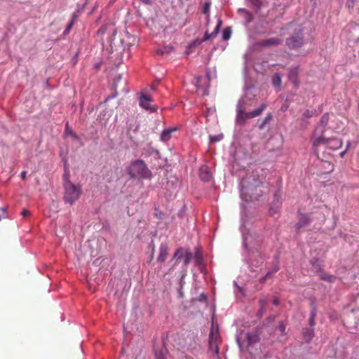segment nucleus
<instances>
[{
  "label": "nucleus",
  "instance_id": "obj_12",
  "mask_svg": "<svg viewBox=\"0 0 359 359\" xmlns=\"http://www.w3.org/2000/svg\"><path fill=\"white\" fill-rule=\"evenodd\" d=\"M330 138H325L323 136L315 137V135H313V146L314 147H318L320 145L325 144L328 146V144L330 143Z\"/></svg>",
  "mask_w": 359,
  "mask_h": 359
},
{
  "label": "nucleus",
  "instance_id": "obj_21",
  "mask_svg": "<svg viewBox=\"0 0 359 359\" xmlns=\"http://www.w3.org/2000/svg\"><path fill=\"white\" fill-rule=\"evenodd\" d=\"M303 334L305 341L308 343L313 337V330L311 329H306L304 331Z\"/></svg>",
  "mask_w": 359,
  "mask_h": 359
},
{
  "label": "nucleus",
  "instance_id": "obj_26",
  "mask_svg": "<svg viewBox=\"0 0 359 359\" xmlns=\"http://www.w3.org/2000/svg\"><path fill=\"white\" fill-rule=\"evenodd\" d=\"M278 271V267L277 266H275L273 268V269L269 272H267V273L265 275V276L267 278H271L273 276V274L277 272Z\"/></svg>",
  "mask_w": 359,
  "mask_h": 359
},
{
  "label": "nucleus",
  "instance_id": "obj_19",
  "mask_svg": "<svg viewBox=\"0 0 359 359\" xmlns=\"http://www.w3.org/2000/svg\"><path fill=\"white\" fill-rule=\"evenodd\" d=\"M266 108V104H262L261 106L258 109H256L250 112H248L250 117L254 118V117H257V116H259Z\"/></svg>",
  "mask_w": 359,
  "mask_h": 359
},
{
  "label": "nucleus",
  "instance_id": "obj_20",
  "mask_svg": "<svg viewBox=\"0 0 359 359\" xmlns=\"http://www.w3.org/2000/svg\"><path fill=\"white\" fill-rule=\"evenodd\" d=\"M247 341L248 345L251 346L255 344L259 341V337L257 334L255 333H247L246 334Z\"/></svg>",
  "mask_w": 359,
  "mask_h": 359
},
{
  "label": "nucleus",
  "instance_id": "obj_48",
  "mask_svg": "<svg viewBox=\"0 0 359 359\" xmlns=\"http://www.w3.org/2000/svg\"><path fill=\"white\" fill-rule=\"evenodd\" d=\"M349 144H350V143H348V144L347 147H348ZM346 149H348V148H346ZM346 150H347V149H346L345 151H344L343 152H341V153L340 154L341 156H343L344 155V154L346 153Z\"/></svg>",
  "mask_w": 359,
  "mask_h": 359
},
{
  "label": "nucleus",
  "instance_id": "obj_25",
  "mask_svg": "<svg viewBox=\"0 0 359 359\" xmlns=\"http://www.w3.org/2000/svg\"><path fill=\"white\" fill-rule=\"evenodd\" d=\"M329 121V115L327 114H325L321 117L320 125L322 126V127L324 128L325 126L327 124Z\"/></svg>",
  "mask_w": 359,
  "mask_h": 359
},
{
  "label": "nucleus",
  "instance_id": "obj_34",
  "mask_svg": "<svg viewBox=\"0 0 359 359\" xmlns=\"http://www.w3.org/2000/svg\"><path fill=\"white\" fill-rule=\"evenodd\" d=\"M259 304L260 305V308L264 309L265 305L266 304V300L264 298L260 299L259 300Z\"/></svg>",
  "mask_w": 359,
  "mask_h": 359
},
{
  "label": "nucleus",
  "instance_id": "obj_1",
  "mask_svg": "<svg viewBox=\"0 0 359 359\" xmlns=\"http://www.w3.org/2000/svg\"><path fill=\"white\" fill-rule=\"evenodd\" d=\"M130 179H151L152 173L144 161L138 159L130 163L126 169Z\"/></svg>",
  "mask_w": 359,
  "mask_h": 359
},
{
  "label": "nucleus",
  "instance_id": "obj_3",
  "mask_svg": "<svg viewBox=\"0 0 359 359\" xmlns=\"http://www.w3.org/2000/svg\"><path fill=\"white\" fill-rule=\"evenodd\" d=\"M304 27L302 25H298L295 27L293 33L285 41L286 46L290 49H298L304 44Z\"/></svg>",
  "mask_w": 359,
  "mask_h": 359
},
{
  "label": "nucleus",
  "instance_id": "obj_32",
  "mask_svg": "<svg viewBox=\"0 0 359 359\" xmlns=\"http://www.w3.org/2000/svg\"><path fill=\"white\" fill-rule=\"evenodd\" d=\"M172 51V48L169 46L164 47L163 49L159 50L158 52L161 54L169 53Z\"/></svg>",
  "mask_w": 359,
  "mask_h": 359
},
{
  "label": "nucleus",
  "instance_id": "obj_37",
  "mask_svg": "<svg viewBox=\"0 0 359 359\" xmlns=\"http://www.w3.org/2000/svg\"><path fill=\"white\" fill-rule=\"evenodd\" d=\"M66 133L70 134V135H73L74 137H76V135L75 134H74L70 130H69L68 123H67V125H66Z\"/></svg>",
  "mask_w": 359,
  "mask_h": 359
},
{
  "label": "nucleus",
  "instance_id": "obj_6",
  "mask_svg": "<svg viewBox=\"0 0 359 359\" xmlns=\"http://www.w3.org/2000/svg\"><path fill=\"white\" fill-rule=\"evenodd\" d=\"M221 25H222V22L219 21L218 24L217 25V26H216V27H215V29L214 30V32H212L211 34H210L208 32H205L203 38L201 39V40L196 41L194 42V43L201 44V43H203L204 41H206L209 40L210 39H211L212 37L216 36V35L217 34V33H218V32L219 30Z\"/></svg>",
  "mask_w": 359,
  "mask_h": 359
},
{
  "label": "nucleus",
  "instance_id": "obj_33",
  "mask_svg": "<svg viewBox=\"0 0 359 359\" xmlns=\"http://www.w3.org/2000/svg\"><path fill=\"white\" fill-rule=\"evenodd\" d=\"M6 209L4 208H0V220L2 218H5L6 217Z\"/></svg>",
  "mask_w": 359,
  "mask_h": 359
},
{
  "label": "nucleus",
  "instance_id": "obj_14",
  "mask_svg": "<svg viewBox=\"0 0 359 359\" xmlns=\"http://www.w3.org/2000/svg\"><path fill=\"white\" fill-rule=\"evenodd\" d=\"M330 143L328 144V147L333 150H337L341 147L342 146V140L337 138H330Z\"/></svg>",
  "mask_w": 359,
  "mask_h": 359
},
{
  "label": "nucleus",
  "instance_id": "obj_16",
  "mask_svg": "<svg viewBox=\"0 0 359 359\" xmlns=\"http://www.w3.org/2000/svg\"><path fill=\"white\" fill-rule=\"evenodd\" d=\"M310 222V219L306 215H301L299 222L297 223V229H299L303 226H306Z\"/></svg>",
  "mask_w": 359,
  "mask_h": 359
},
{
  "label": "nucleus",
  "instance_id": "obj_39",
  "mask_svg": "<svg viewBox=\"0 0 359 359\" xmlns=\"http://www.w3.org/2000/svg\"><path fill=\"white\" fill-rule=\"evenodd\" d=\"M74 24V20H72V22L67 25L66 28V31H69Z\"/></svg>",
  "mask_w": 359,
  "mask_h": 359
},
{
  "label": "nucleus",
  "instance_id": "obj_44",
  "mask_svg": "<svg viewBox=\"0 0 359 359\" xmlns=\"http://www.w3.org/2000/svg\"><path fill=\"white\" fill-rule=\"evenodd\" d=\"M144 4L150 5L151 4V0H140Z\"/></svg>",
  "mask_w": 359,
  "mask_h": 359
},
{
  "label": "nucleus",
  "instance_id": "obj_43",
  "mask_svg": "<svg viewBox=\"0 0 359 359\" xmlns=\"http://www.w3.org/2000/svg\"><path fill=\"white\" fill-rule=\"evenodd\" d=\"M208 8H209V4L206 3L203 8L204 13H207L208 11Z\"/></svg>",
  "mask_w": 359,
  "mask_h": 359
},
{
  "label": "nucleus",
  "instance_id": "obj_42",
  "mask_svg": "<svg viewBox=\"0 0 359 359\" xmlns=\"http://www.w3.org/2000/svg\"><path fill=\"white\" fill-rule=\"evenodd\" d=\"M268 278L264 276L259 279L261 283H264Z\"/></svg>",
  "mask_w": 359,
  "mask_h": 359
},
{
  "label": "nucleus",
  "instance_id": "obj_45",
  "mask_svg": "<svg viewBox=\"0 0 359 359\" xmlns=\"http://www.w3.org/2000/svg\"><path fill=\"white\" fill-rule=\"evenodd\" d=\"M67 180H69V174L68 172H66L65 175H64V180H65V182H66Z\"/></svg>",
  "mask_w": 359,
  "mask_h": 359
},
{
  "label": "nucleus",
  "instance_id": "obj_8",
  "mask_svg": "<svg viewBox=\"0 0 359 359\" xmlns=\"http://www.w3.org/2000/svg\"><path fill=\"white\" fill-rule=\"evenodd\" d=\"M168 255V248L167 244L162 243L159 248V255L157 257V261L163 263L166 259Z\"/></svg>",
  "mask_w": 359,
  "mask_h": 359
},
{
  "label": "nucleus",
  "instance_id": "obj_40",
  "mask_svg": "<svg viewBox=\"0 0 359 359\" xmlns=\"http://www.w3.org/2000/svg\"><path fill=\"white\" fill-rule=\"evenodd\" d=\"M273 304L276 306H278L280 304L279 299L278 298H274L273 300Z\"/></svg>",
  "mask_w": 359,
  "mask_h": 359
},
{
  "label": "nucleus",
  "instance_id": "obj_47",
  "mask_svg": "<svg viewBox=\"0 0 359 359\" xmlns=\"http://www.w3.org/2000/svg\"><path fill=\"white\" fill-rule=\"evenodd\" d=\"M266 123H264V121H262V123L260 124V126H259V128H260V129H263V128H264V126H265Z\"/></svg>",
  "mask_w": 359,
  "mask_h": 359
},
{
  "label": "nucleus",
  "instance_id": "obj_15",
  "mask_svg": "<svg viewBox=\"0 0 359 359\" xmlns=\"http://www.w3.org/2000/svg\"><path fill=\"white\" fill-rule=\"evenodd\" d=\"M151 102V99L150 97L142 95L140 99V105L146 109H150L151 108L149 107V103Z\"/></svg>",
  "mask_w": 359,
  "mask_h": 359
},
{
  "label": "nucleus",
  "instance_id": "obj_13",
  "mask_svg": "<svg viewBox=\"0 0 359 359\" xmlns=\"http://www.w3.org/2000/svg\"><path fill=\"white\" fill-rule=\"evenodd\" d=\"M177 130V128H170L168 129L164 130L161 135V140L163 142H167L168 141L171 137L172 133L175 132Z\"/></svg>",
  "mask_w": 359,
  "mask_h": 359
},
{
  "label": "nucleus",
  "instance_id": "obj_10",
  "mask_svg": "<svg viewBox=\"0 0 359 359\" xmlns=\"http://www.w3.org/2000/svg\"><path fill=\"white\" fill-rule=\"evenodd\" d=\"M289 79L293 83L294 87L297 88L299 86L298 79V68H292L290 69L288 75Z\"/></svg>",
  "mask_w": 359,
  "mask_h": 359
},
{
  "label": "nucleus",
  "instance_id": "obj_35",
  "mask_svg": "<svg viewBox=\"0 0 359 359\" xmlns=\"http://www.w3.org/2000/svg\"><path fill=\"white\" fill-rule=\"evenodd\" d=\"M21 215L23 217H28L30 215V212L27 210H23L22 212H21Z\"/></svg>",
  "mask_w": 359,
  "mask_h": 359
},
{
  "label": "nucleus",
  "instance_id": "obj_41",
  "mask_svg": "<svg viewBox=\"0 0 359 359\" xmlns=\"http://www.w3.org/2000/svg\"><path fill=\"white\" fill-rule=\"evenodd\" d=\"M264 309H262L260 308V309L258 311V313H257V315L259 316V317H262L263 313H264Z\"/></svg>",
  "mask_w": 359,
  "mask_h": 359
},
{
  "label": "nucleus",
  "instance_id": "obj_5",
  "mask_svg": "<svg viewBox=\"0 0 359 359\" xmlns=\"http://www.w3.org/2000/svg\"><path fill=\"white\" fill-rule=\"evenodd\" d=\"M282 41L279 38H270L259 41L257 45L261 47L278 46L282 43Z\"/></svg>",
  "mask_w": 359,
  "mask_h": 359
},
{
  "label": "nucleus",
  "instance_id": "obj_4",
  "mask_svg": "<svg viewBox=\"0 0 359 359\" xmlns=\"http://www.w3.org/2000/svg\"><path fill=\"white\" fill-rule=\"evenodd\" d=\"M192 258V254L188 250H186L183 248H178L173 255L172 260L176 259V261L172 269L174 268L175 265H177L181 259L183 260V263L184 266H187V265L190 263Z\"/></svg>",
  "mask_w": 359,
  "mask_h": 359
},
{
  "label": "nucleus",
  "instance_id": "obj_38",
  "mask_svg": "<svg viewBox=\"0 0 359 359\" xmlns=\"http://www.w3.org/2000/svg\"><path fill=\"white\" fill-rule=\"evenodd\" d=\"M279 330L282 332H284L285 330V325L281 323L280 325H279V327H278Z\"/></svg>",
  "mask_w": 359,
  "mask_h": 359
},
{
  "label": "nucleus",
  "instance_id": "obj_46",
  "mask_svg": "<svg viewBox=\"0 0 359 359\" xmlns=\"http://www.w3.org/2000/svg\"><path fill=\"white\" fill-rule=\"evenodd\" d=\"M26 175H27V172H26V171H22V172H21V174H20L21 177H22V179H25V177H26Z\"/></svg>",
  "mask_w": 359,
  "mask_h": 359
},
{
  "label": "nucleus",
  "instance_id": "obj_17",
  "mask_svg": "<svg viewBox=\"0 0 359 359\" xmlns=\"http://www.w3.org/2000/svg\"><path fill=\"white\" fill-rule=\"evenodd\" d=\"M273 205L276 206V210H273V207H271L270 209L271 214L276 212L281 205L280 196L278 194H275Z\"/></svg>",
  "mask_w": 359,
  "mask_h": 359
},
{
  "label": "nucleus",
  "instance_id": "obj_7",
  "mask_svg": "<svg viewBox=\"0 0 359 359\" xmlns=\"http://www.w3.org/2000/svg\"><path fill=\"white\" fill-rule=\"evenodd\" d=\"M249 113L245 112L244 109L242 107H239L237 111V116H236V122L240 124L243 125L245 123V121L248 118H250Z\"/></svg>",
  "mask_w": 359,
  "mask_h": 359
},
{
  "label": "nucleus",
  "instance_id": "obj_24",
  "mask_svg": "<svg viewBox=\"0 0 359 359\" xmlns=\"http://www.w3.org/2000/svg\"><path fill=\"white\" fill-rule=\"evenodd\" d=\"M231 34V30L230 27H226L224 29L222 33V38L224 40L229 39Z\"/></svg>",
  "mask_w": 359,
  "mask_h": 359
},
{
  "label": "nucleus",
  "instance_id": "obj_28",
  "mask_svg": "<svg viewBox=\"0 0 359 359\" xmlns=\"http://www.w3.org/2000/svg\"><path fill=\"white\" fill-rule=\"evenodd\" d=\"M316 311L313 310L309 318V324L312 327L315 325Z\"/></svg>",
  "mask_w": 359,
  "mask_h": 359
},
{
  "label": "nucleus",
  "instance_id": "obj_22",
  "mask_svg": "<svg viewBox=\"0 0 359 359\" xmlns=\"http://www.w3.org/2000/svg\"><path fill=\"white\" fill-rule=\"evenodd\" d=\"M272 83L275 87L280 88L281 85V77L278 74H275L272 78Z\"/></svg>",
  "mask_w": 359,
  "mask_h": 359
},
{
  "label": "nucleus",
  "instance_id": "obj_23",
  "mask_svg": "<svg viewBox=\"0 0 359 359\" xmlns=\"http://www.w3.org/2000/svg\"><path fill=\"white\" fill-rule=\"evenodd\" d=\"M316 110H309L306 109L302 114V119L305 120L306 118H310L313 117L316 114Z\"/></svg>",
  "mask_w": 359,
  "mask_h": 359
},
{
  "label": "nucleus",
  "instance_id": "obj_18",
  "mask_svg": "<svg viewBox=\"0 0 359 359\" xmlns=\"http://www.w3.org/2000/svg\"><path fill=\"white\" fill-rule=\"evenodd\" d=\"M238 13L245 20L247 24L250 23L252 20V14L247 10L244 8H239Z\"/></svg>",
  "mask_w": 359,
  "mask_h": 359
},
{
  "label": "nucleus",
  "instance_id": "obj_31",
  "mask_svg": "<svg viewBox=\"0 0 359 359\" xmlns=\"http://www.w3.org/2000/svg\"><path fill=\"white\" fill-rule=\"evenodd\" d=\"M155 356L156 359H165L164 352L161 350L159 351H156L155 353Z\"/></svg>",
  "mask_w": 359,
  "mask_h": 359
},
{
  "label": "nucleus",
  "instance_id": "obj_30",
  "mask_svg": "<svg viewBox=\"0 0 359 359\" xmlns=\"http://www.w3.org/2000/svg\"><path fill=\"white\" fill-rule=\"evenodd\" d=\"M222 135H214V136H210V140L211 142H219V141H220L222 140Z\"/></svg>",
  "mask_w": 359,
  "mask_h": 359
},
{
  "label": "nucleus",
  "instance_id": "obj_49",
  "mask_svg": "<svg viewBox=\"0 0 359 359\" xmlns=\"http://www.w3.org/2000/svg\"><path fill=\"white\" fill-rule=\"evenodd\" d=\"M312 2H313V6L315 7L316 6V0H311Z\"/></svg>",
  "mask_w": 359,
  "mask_h": 359
},
{
  "label": "nucleus",
  "instance_id": "obj_36",
  "mask_svg": "<svg viewBox=\"0 0 359 359\" xmlns=\"http://www.w3.org/2000/svg\"><path fill=\"white\" fill-rule=\"evenodd\" d=\"M272 114L271 113L268 114L266 117L264 118V123H267L270 121L272 119Z\"/></svg>",
  "mask_w": 359,
  "mask_h": 359
},
{
  "label": "nucleus",
  "instance_id": "obj_50",
  "mask_svg": "<svg viewBox=\"0 0 359 359\" xmlns=\"http://www.w3.org/2000/svg\"><path fill=\"white\" fill-rule=\"evenodd\" d=\"M352 1H353V2H354V1H355V0H352Z\"/></svg>",
  "mask_w": 359,
  "mask_h": 359
},
{
  "label": "nucleus",
  "instance_id": "obj_27",
  "mask_svg": "<svg viewBox=\"0 0 359 359\" xmlns=\"http://www.w3.org/2000/svg\"><path fill=\"white\" fill-rule=\"evenodd\" d=\"M249 1L255 8H259L262 6L261 0H249Z\"/></svg>",
  "mask_w": 359,
  "mask_h": 359
},
{
  "label": "nucleus",
  "instance_id": "obj_29",
  "mask_svg": "<svg viewBox=\"0 0 359 359\" xmlns=\"http://www.w3.org/2000/svg\"><path fill=\"white\" fill-rule=\"evenodd\" d=\"M321 279L332 283L335 280V277L334 276L330 275H324L321 276Z\"/></svg>",
  "mask_w": 359,
  "mask_h": 359
},
{
  "label": "nucleus",
  "instance_id": "obj_2",
  "mask_svg": "<svg viewBox=\"0 0 359 359\" xmlns=\"http://www.w3.org/2000/svg\"><path fill=\"white\" fill-rule=\"evenodd\" d=\"M64 201L65 203L72 205L80 197L81 194V188L73 184L69 180L64 182Z\"/></svg>",
  "mask_w": 359,
  "mask_h": 359
},
{
  "label": "nucleus",
  "instance_id": "obj_9",
  "mask_svg": "<svg viewBox=\"0 0 359 359\" xmlns=\"http://www.w3.org/2000/svg\"><path fill=\"white\" fill-rule=\"evenodd\" d=\"M199 176L203 181L208 182L210 180L212 175L207 165H203L200 168Z\"/></svg>",
  "mask_w": 359,
  "mask_h": 359
},
{
  "label": "nucleus",
  "instance_id": "obj_11",
  "mask_svg": "<svg viewBox=\"0 0 359 359\" xmlns=\"http://www.w3.org/2000/svg\"><path fill=\"white\" fill-rule=\"evenodd\" d=\"M219 339V332L217 329H214L213 327L211 329L209 336V344L211 348H213V346H217V341Z\"/></svg>",
  "mask_w": 359,
  "mask_h": 359
}]
</instances>
